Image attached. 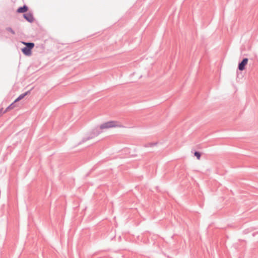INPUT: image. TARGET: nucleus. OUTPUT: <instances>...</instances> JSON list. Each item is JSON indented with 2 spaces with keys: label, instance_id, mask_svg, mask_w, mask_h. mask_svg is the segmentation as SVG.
Masks as SVG:
<instances>
[{
  "label": "nucleus",
  "instance_id": "obj_1",
  "mask_svg": "<svg viewBox=\"0 0 258 258\" xmlns=\"http://www.w3.org/2000/svg\"><path fill=\"white\" fill-rule=\"evenodd\" d=\"M101 132L102 131L100 130V128H99V126H96L94 127L90 132L89 136L87 137H85L82 139L81 142L79 143V144H81L82 143H84L90 139H92L95 138V137H97Z\"/></svg>",
  "mask_w": 258,
  "mask_h": 258
},
{
  "label": "nucleus",
  "instance_id": "obj_2",
  "mask_svg": "<svg viewBox=\"0 0 258 258\" xmlns=\"http://www.w3.org/2000/svg\"><path fill=\"white\" fill-rule=\"evenodd\" d=\"M25 46L21 49L22 53L26 56H30L32 55V50L35 44L33 42H22Z\"/></svg>",
  "mask_w": 258,
  "mask_h": 258
},
{
  "label": "nucleus",
  "instance_id": "obj_3",
  "mask_svg": "<svg viewBox=\"0 0 258 258\" xmlns=\"http://www.w3.org/2000/svg\"><path fill=\"white\" fill-rule=\"evenodd\" d=\"M121 125H119L118 124V122L117 121H109L105 122L99 126L100 128V130L102 131L104 130L108 129L109 128L113 127H120Z\"/></svg>",
  "mask_w": 258,
  "mask_h": 258
},
{
  "label": "nucleus",
  "instance_id": "obj_4",
  "mask_svg": "<svg viewBox=\"0 0 258 258\" xmlns=\"http://www.w3.org/2000/svg\"><path fill=\"white\" fill-rule=\"evenodd\" d=\"M248 59L247 58H243L241 61L238 63V69L242 71L245 69V66L247 64Z\"/></svg>",
  "mask_w": 258,
  "mask_h": 258
},
{
  "label": "nucleus",
  "instance_id": "obj_5",
  "mask_svg": "<svg viewBox=\"0 0 258 258\" xmlns=\"http://www.w3.org/2000/svg\"><path fill=\"white\" fill-rule=\"evenodd\" d=\"M23 17L29 23H32L34 20L33 14L30 12L24 13L23 14Z\"/></svg>",
  "mask_w": 258,
  "mask_h": 258
},
{
  "label": "nucleus",
  "instance_id": "obj_6",
  "mask_svg": "<svg viewBox=\"0 0 258 258\" xmlns=\"http://www.w3.org/2000/svg\"><path fill=\"white\" fill-rule=\"evenodd\" d=\"M32 90V88H31L30 90L25 92L24 93L21 94L15 100V102H18L23 99L26 95L29 94L31 93V90Z\"/></svg>",
  "mask_w": 258,
  "mask_h": 258
},
{
  "label": "nucleus",
  "instance_id": "obj_7",
  "mask_svg": "<svg viewBox=\"0 0 258 258\" xmlns=\"http://www.w3.org/2000/svg\"><path fill=\"white\" fill-rule=\"evenodd\" d=\"M28 10V7L24 5L22 7H20L17 10L16 12L18 13H25Z\"/></svg>",
  "mask_w": 258,
  "mask_h": 258
},
{
  "label": "nucleus",
  "instance_id": "obj_8",
  "mask_svg": "<svg viewBox=\"0 0 258 258\" xmlns=\"http://www.w3.org/2000/svg\"><path fill=\"white\" fill-rule=\"evenodd\" d=\"M16 102H15V100H14V101L13 102H12L9 106H8L6 108L5 110L4 111L3 113H6L7 111L14 108L16 106Z\"/></svg>",
  "mask_w": 258,
  "mask_h": 258
},
{
  "label": "nucleus",
  "instance_id": "obj_9",
  "mask_svg": "<svg viewBox=\"0 0 258 258\" xmlns=\"http://www.w3.org/2000/svg\"><path fill=\"white\" fill-rule=\"evenodd\" d=\"M157 144V142H156V143H147V144H145L144 145V146L145 147H150L154 146H155V145H156Z\"/></svg>",
  "mask_w": 258,
  "mask_h": 258
},
{
  "label": "nucleus",
  "instance_id": "obj_10",
  "mask_svg": "<svg viewBox=\"0 0 258 258\" xmlns=\"http://www.w3.org/2000/svg\"><path fill=\"white\" fill-rule=\"evenodd\" d=\"M6 30L10 32L11 33H12V34L13 35H15V31L11 28V27H7L6 28Z\"/></svg>",
  "mask_w": 258,
  "mask_h": 258
},
{
  "label": "nucleus",
  "instance_id": "obj_11",
  "mask_svg": "<svg viewBox=\"0 0 258 258\" xmlns=\"http://www.w3.org/2000/svg\"><path fill=\"white\" fill-rule=\"evenodd\" d=\"M194 155L197 157L198 159H200L201 157V153L199 151H195Z\"/></svg>",
  "mask_w": 258,
  "mask_h": 258
},
{
  "label": "nucleus",
  "instance_id": "obj_12",
  "mask_svg": "<svg viewBox=\"0 0 258 258\" xmlns=\"http://www.w3.org/2000/svg\"><path fill=\"white\" fill-rule=\"evenodd\" d=\"M3 108H2L0 109V115H2L3 114H4V113H3Z\"/></svg>",
  "mask_w": 258,
  "mask_h": 258
}]
</instances>
